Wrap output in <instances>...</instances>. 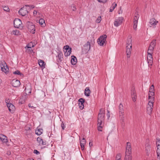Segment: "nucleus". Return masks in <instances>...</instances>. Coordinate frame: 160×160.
<instances>
[{"label": "nucleus", "instance_id": "f257e3e1", "mask_svg": "<svg viewBox=\"0 0 160 160\" xmlns=\"http://www.w3.org/2000/svg\"><path fill=\"white\" fill-rule=\"evenodd\" d=\"M105 115L104 110L102 108H101L99 110L98 118V130L99 131H102L105 119Z\"/></svg>", "mask_w": 160, "mask_h": 160}, {"label": "nucleus", "instance_id": "f03ea898", "mask_svg": "<svg viewBox=\"0 0 160 160\" xmlns=\"http://www.w3.org/2000/svg\"><path fill=\"white\" fill-rule=\"evenodd\" d=\"M154 100L153 98H152L151 100L149 101L147 107V113L148 114L150 115L152 112V108L153 107V103Z\"/></svg>", "mask_w": 160, "mask_h": 160}, {"label": "nucleus", "instance_id": "7ed1b4c3", "mask_svg": "<svg viewBox=\"0 0 160 160\" xmlns=\"http://www.w3.org/2000/svg\"><path fill=\"white\" fill-rule=\"evenodd\" d=\"M118 109L119 118L122 122H124V117L123 116L124 111L123 105L122 103L120 104L118 107Z\"/></svg>", "mask_w": 160, "mask_h": 160}, {"label": "nucleus", "instance_id": "20e7f679", "mask_svg": "<svg viewBox=\"0 0 160 160\" xmlns=\"http://www.w3.org/2000/svg\"><path fill=\"white\" fill-rule=\"evenodd\" d=\"M27 27L28 29V31L32 34L35 33V25L31 22H28L27 23Z\"/></svg>", "mask_w": 160, "mask_h": 160}, {"label": "nucleus", "instance_id": "39448f33", "mask_svg": "<svg viewBox=\"0 0 160 160\" xmlns=\"http://www.w3.org/2000/svg\"><path fill=\"white\" fill-rule=\"evenodd\" d=\"M107 38V36L106 34H104L100 37L98 39V44L101 46H103L104 44L106 42V39Z\"/></svg>", "mask_w": 160, "mask_h": 160}, {"label": "nucleus", "instance_id": "423d86ee", "mask_svg": "<svg viewBox=\"0 0 160 160\" xmlns=\"http://www.w3.org/2000/svg\"><path fill=\"white\" fill-rule=\"evenodd\" d=\"M139 18V14L137 13V12H136L134 15L133 22V28L134 29H136L137 28Z\"/></svg>", "mask_w": 160, "mask_h": 160}, {"label": "nucleus", "instance_id": "0eeeda50", "mask_svg": "<svg viewBox=\"0 0 160 160\" xmlns=\"http://www.w3.org/2000/svg\"><path fill=\"white\" fill-rule=\"evenodd\" d=\"M156 144L157 148V159L160 160V139H157Z\"/></svg>", "mask_w": 160, "mask_h": 160}, {"label": "nucleus", "instance_id": "6e6552de", "mask_svg": "<svg viewBox=\"0 0 160 160\" xmlns=\"http://www.w3.org/2000/svg\"><path fill=\"white\" fill-rule=\"evenodd\" d=\"M131 147L130 142L127 143L125 155H132Z\"/></svg>", "mask_w": 160, "mask_h": 160}, {"label": "nucleus", "instance_id": "1a4fd4ad", "mask_svg": "<svg viewBox=\"0 0 160 160\" xmlns=\"http://www.w3.org/2000/svg\"><path fill=\"white\" fill-rule=\"evenodd\" d=\"M14 27L17 28L22 27L21 25L22 24V21L18 18H16L14 21Z\"/></svg>", "mask_w": 160, "mask_h": 160}, {"label": "nucleus", "instance_id": "9d476101", "mask_svg": "<svg viewBox=\"0 0 160 160\" xmlns=\"http://www.w3.org/2000/svg\"><path fill=\"white\" fill-rule=\"evenodd\" d=\"M0 139L3 143L6 144L8 146H9V145L7 144L8 142V140L7 137L2 134H0Z\"/></svg>", "mask_w": 160, "mask_h": 160}, {"label": "nucleus", "instance_id": "9b49d317", "mask_svg": "<svg viewBox=\"0 0 160 160\" xmlns=\"http://www.w3.org/2000/svg\"><path fill=\"white\" fill-rule=\"evenodd\" d=\"M123 20V18L122 17H119L116 19L114 22V25L116 27H118L122 24Z\"/></svg>", "mask_w": 160, "mask_h": 160}, {"label": "nucleus", "instance_id": "f8f14e48", "mask_svg": "<svg viewBox=\"0 0 160 160\" xmlns=\"http://www.w3.org/2000/svg\"><path fill=\"white\" fill-rule=\"evenodd\" d=\"M147 60L149 66H151L153 62V58L152 53H148Z\"/></svg>", "mask_w": 160, "mask_h": 160}, {"label": "nucleus", "instance_id": "ddd939ff", "mask_svg": "<svg viewBox=\"0 0 160 160\" xmlns=\"http://www.w3.org/2000/svg\"><path fill=\"white\" fill-rule=\"evenodd\" d=\"M19 13L22 16H24L28 13L26 8L23 7L21 8L19 10Z\"/></svg>", "mask_w": 160, "mask_h": 160}, {"label": "nucleus", "instance_id": "4468645a", "mask_svg": "<svg viewBox=\"0 0 160 160\" xmlns=\"http://www.w3.org/2000/svg\"><path fill=\"white\" fill-rule=\"evenodd\" d=\"M90 49V43L89 42H88L83 46V50L85 53H87Z\"/></svg>", "mask_w": 160, "mask_h": 160}, {"label": "nucleus", "instance_id": "2eb2a0df", "mask_svg": "<svg viewBox=\"0 0 160 160\" xmlns=\"http://www.w3.org/2000/svg\"><path fill=\"white\" fill-rule=\"evenodd\" d=\"M11 85L13 87H17L20 86V82L19 80L14 79L12 80L11 82Z\"/></svg>", "mask_w": 160, "mask_h": 160}, {"label": "nucleus", "instance_id": "dca6fc26", "mask_svg": "<svg viewBox=\"0 0 160 160\" xmlns=\"http://www.w3.org/2000/svg\"><path fill=\"white\" fill-rule=\"evenodd\" d=\"M7 105L10 112L12 113H13L15 109V107L12 103L7 104Z\"/></svg>", "mask_w": 160, "mask_h": 160}, {"label": "nucleus", "instance_id": "f3484780", "mask_svg": "<svg viewBox=\"0 0 160 160\" xmlns=\"http://www.w3.org/2000/svg\"><path fill=\"white\" fill-rule=\"evenodd\" d=\"M131 96L133 102L136 101L137 98V96L135 88H134L131 90Z\"/></svg>", "mask_w": 160, "mask_h": 160}, {"label": "nucleus", "instance_id": "a211bd4d", "mask_svg": "<svg viewBox=\"0 0 160 160\" xmlns=\"http://www.w3.org/2000/svg\"><path fill=\"white\" fill-rule=\"evenodd\" d=\"M85 101V99L83 98H80L78 100L79 105L81 109H82L84 108L83 103Z\"/></svg>", "mask_w": 160, "mask_h": 160}, {"label": "nucleus", "instance_id": "6ab92c4d", "mask_svg": "<svg viewBox=\"0 0 160 160\" xmlns=\"http://www.w3.org/2000/svg\"><path fill=\"white\" fill-rule=\"evenodd\" d=\"M158 23V21H157L154 18H153L150 19L149 23L153 28L155 27V25Z\"/></svg>", "mask_w": 160, "mask_h": 160}, {"label": "nucleus", "instance_id": "aec40b11", "mask_svg": "<svg viewBox=\"0 0 160 160\" xmlns=\"http://www.w3.org/2000/svg\"><path fill=\"white\" fill-rule=\"evenodd\" d=\"M126 51L127 56L128 58H129L131 54V52L132 51V47L130 46H126Z\"/></svg>", "mask_w": 160, "mask_h": 160}, {"label": "nucleus", "instance_id": "412c9836", "mask_svg": "<svg viewBox=\"0 0 160 160\" xmlns=\"http://www.w3.org/2000/svg\"><path fill=\"white\" fill-rule=\"evenodd\" d=\"M57 62L59 63L61 62L63 59V54L61 52H59L58 55L57 56Z\"/></svg>", "mask_w": 160, "mask_h": 160}, {"label": "nucleus", "instance_id": "4be33fe9", "mask_svg": "<svg viewBox=\"0 0 160 160\" xmlns=\"http://www.w3.org/2000/svg\"><path fill=\"white\" fill-rule=\"evenodd\" d=\"M86 140L84 138H83L82 141H80V145L81 150H83L84 148V146L86 144Z\"/></svg>", "mask_w": 160, "mask_h": 160}, {"label": "nucleus", "instance_id": "5701e85b", "mask_svg": "<svg viewBox=\"0 0 160 160\" xmlns=\"http://www.w3.org/2000/svg\"><path fill=\"white\" fill-rule=\"evenodd\" d=\"M91 91L89 87H87L85 89L84 94L85 96L88 97L90 96Z\"/></svg>", "mask_w": 160, "mask_h": 160}, {"label": "nucleus", "instance_id": "b1692460", "mask_svg": "<svg viewBox=\"0 0 160 160\" xmlns=\"http://www.w3.org/2000/svg\"><path fill=\"white\" fill-rule=\"evenodd\" d=\"M71 59V63L72 65H75L77 62V59L76 57L74 56H72Z\"/></svg>", "mask_w": 160, "mask_h": 160}, {"label": "nucleus", "instance_id": "393cba45", "mask_svg": "<svg viewBox=\"0 0 160 160\" xmlns=\"http://www.w3.org/2000/svg\"><path fill=\"white\" fill-rule=\"evenodd\" d=\"M37 140L38 141V142L39 143V144L40 145H45V143L43 144V141L41 137H38L37 138Z\"/></svg>", "mask_w": 160, "mask_h": 160}, {"label": "nucleus", "instance_id": "a878e982", "mask_svg": "<svg viewBox=\"0 0 160 160\" xmlns=\"http://www.w3.org/2000/svg\"><path fill=\"white\" fill-rule=\"evenodd\" d=\"M43 129L42 128H39L36 129L35 132L36 134L38 135H41Z\"/></svg>", "mask_w": 160, "mask_h": 160}, {"label": "nucleus", "instance_id": "bb28decb", "mask_svg": "<svg viewBox=\"0 0 160 160\" xmlns=\"http://www.w3.org/2000/svg\"><path fill=\"white\" fill-rule=\"evenodd\" d=\"M1 69L2 71L5 73H7L8 72L9 69L8 66L7 67H6V66H3L2 68H1Z\"/></svg>", "mask_w": 160, "mask_h": 160}, {"label": "nucleus", "instance_id": "cd10ccee", "mask_svg": "<svg viewBox=\"0 0 160 160\" xmlns=\"http://www.w3.org/2000/svg\"><path fill=\"white\" fill-rule=\"evenodd\" d=\"M127 46H130V47H132V39L131 38V37L128 38Z\"/></svg>", "mask_w": 160, "mask_h": 160}, {"label": "nucleus", "instance_id": "c85d7f7f", "mask_svg": "<svg viewBox=\"0 0 160 160\" xmlns=\"http://www.w3.org/2000/svg\"><path fill=\"white\" fill-rule=\"evenodd\" d=\"M38 62L39 65L40 67H42L43 68H45V63L43 61L41 60H39L38 61Z\"/></svg>", "mask_w": 160, "mask_h": 160}, {"label": "nucleus", "instance_id": "c756f323", "mask_svg": "<svg viewBox=\"0 0 160 160\" xmlns=\"http://www.w3.org/2000/svg\"><path fill=\"white\" fill-rule=\"evenodd\" d=\"M154 95V92H149V93L148 94V99H150V100H151L152 98H153L154 99V97H152V96L153 97ZM154 100V99H153Z\"/></svg>", "mask_w": 160, "mask_h": 160}, {"label": "nucleus", "instance_id": "7c9ffc66", "mask_svg": "<svg viewBox=\"0 0 160 160\" xmlns=\"http://www.w3.org/2000/svg\"><path fill=\"white\" fill-rule=\"evenodd\" d=\"M63 49L66 50V51L67 52H70V53L71 52V50L72 48H71L69 47V46L68 45H66L64 46L63 48Z\"/></svg>", "mask_w": 160, "mask_h": 160}, {"label": "nucleus", "instance_id": "2f4dec72", "mask_svg": "<svg viewBox=\"0 0 160 160\" xmlns=\"http://www.w3.org/2000/svg\"><path fill=\"white\" fill-rule=\"evenodd\" d=\"M154 48L152 47H150L149 46L148 50L147 53H153V50H154Z\"/></svg>", "mask_w": 160, "mask_h": 160}, {"label": "nucleus", "instance_id": "473e14b6", "mask_svg": "<svg viewBox=\"0 0 160 160\" xmlns=\"http://www.w3.org/2000/svg\"><path fill=\"white\" fill-rule=\"evenodd\" d=\"M39 23L40 24H41V25H42V26L43 27H44V25H45V21L42 18H41L39 20Z\"/></svg>", "mask_w": 160, "mask_h": 160}, {"label": "nucleus", "instance_id": "72a5a7b5", "mask_svg": "<svg viewBox=\"0 0 160 160\" xmlns=\"http://www.w3.org/2000/svg\"><path fill=\"white\" fill-rule=\"evenodd\" d=\"M145 148L146 151L148 152L150 151V146L149 144L148 143H147L145 144Z\"/></svg>", "mask_w": 160, "mask_h": 160}, {"label": "nucleus", "instance_id": "f704fd0d", "mask_svg": "<svg viewBox=\"0 0 160 160\" xmlns=\"http://www.w3.org/2000/svg\"><path fill=\"white\" fill-rule=\"evenodd\" d=\"M156 40H153L150 43L149 46L154 48L156 45Z\"/></svg>", "mask_w": 160, "mask_h": 160}, {"label": "nucleus", "instance_id": "c9c22d12", "mask_svg": "<svg viewBox=\"0 0 160 160\" xmlns=\"http://www.w3.org/2000/svg\"><path fill=\"white\" fill-rule=\"evenodd\" d=\"M124 160H132V155H125Z\"/></svg>", "mask_w": 160, "mask_h": 160}, {"label": "nucleus", "instance_id": "e433bc0d", "mask_svg": "<svg viewBox=\"0 0 160 160\" xmlns=\"http://www.w3.org/2000/svg\"><path fill=\"white\" fill-rule=\"evenodd\" d=\"M3 66H6V67H7V65L4 61H0V66L1 68H2Z\"/></svg>", "mask_w": 160, "mask_h": 160}, {"label": "nucleus", "instance_id": "4c0bfd02", "mask_svg": "<svg viewBox=\"0 0 160 160\" xmlns=\"http://www.w3.org/2000/svg\"><path fill=\"white\" fill-rule=\"evenodd\" d=\"M13 74H14L19 75L20 76H23V74L22 73H21L18 70H17L16 71L13 72Z\"/></svg>", "mask_w": 160, "mask_h": 160}, {"label": "nucleus", "instance_id": "58836bf2", "mask_svg": "<svg viewBox=\"0 0 160 160\" xmlns=\"http://www.w3.org/2000/svg\"><path fill=\"white\" fill-rule=\"evenodd\" d=\"M112 5H113V6L111 7V8L109 11V12H112L114 10V9L116 7L117 4L116 3L114 2L112 4Z\"/></svg>", "mask_w": 160, "mask_h": 160}, {"label": "nucleus", "instance_id": "ea45409f", "mask_svg": "<svg viewBox=\"0 0 160 160\" xmlns=\"http://www.w3.org/2000/svg\"><path fill=\"white\" fill-rule=\"evenodd\" d=\"M12 33L13 35H19V31L18 30H13L12 32Z\"/></svg>", "mask_w": 160, "mask_h": 160}, {"label": "nucleus", "instance_id": "a19ab883", "mask_svg": "<svg viewBox=\"0 0 160 160\" xmlns=\"http://www.w3.org/2000/svg\"><path fill=\"white\" fill-rule=\"evenodd\" d=\"M2 7L3 8V9L4 11L7 12H10V9L8 6H2Z\"/></svg>", "mask_w": 160, "mask_h": 160}, {"label": "nucleus", "instance_id": "79ce46f5", "mask_svg": "<svg viewBox=\"0 0 160 160\" xmlns=\"http://www.w3.org/2000/svg\"><path fill=\"white\" fill-rule=\"evenodd\" d=\"M27 49H26V52H32V50L31 48L28 46H27Z\"/></svg>", "mask_w": 160, "mask_h": 160}, {"label": "nucleus", "instance_id": "37998d69", "mask_svg": "<svg viewBox=\"0 0 160 160\" xmlns=\"http://www.w3.org/2000/svg\"><path fill=\"white\" fill-rule=\"evenodd\" d=\"M26 88L25 90V93L26 95L29 94L30 93H31V90L30 89L28 91H27Z\"/></svg>", "mask_w": 160, "mask_h": 160}, {"label": "nucleus", "instance_id": "c03bdc74", "mask_svg": "<svg viewBox=\"0 0 160 160\" xmlns=\"http://www.w3.org/2000/svg\"><path fill=\"white\" fill-rule=\"evenodd\" d=\"M121 154L120 153H118L116 155V159H117L121 160Z\"/></svg>", "mask_w": 160, "mask_h": 160}, {"label": "nucleus", "instance_id": "a18cd8bd", "mask_svg": "<svg viewBox=\"0 0 160 160\" xmlns=\"http://www.w3.org/2000/svg\"><path fill=\"white\" fill-rule=\"evenodd\" d=\"M154 86L153 85H152L150 88L149 92H154Z\"/></svg>", "mask_w": 160, "mask_h": 160}, {"label": "nucleus", "instance_id": "49530a36", "mask_svg": "<svg viewBox=\"0 0 160 160\" xmlns=\"http://www.w3.org/2000/svg\"><path fill=\"white\" fill-rule=\"evenodd\" d=\"M101 20V16H99V17H98V18L96 20V22L97 23H99L100 22Z\"/></svg>", "mask_w": 160, "mask_h": 160}, {"label": "nucleus", "instance_id": "de8ad7c7", "mask_svg": "<svg viewBox=\"0 0 160 160\" xmlns=\"http://www.w3.org/2000/svg\"><path fill=\"white\" fill-rule=\"evenodd\" d=\"M65 53H64V55H65V56H68L69 55H70V54L71 53H70V52H67V51H65Z\"/></svg>", "mask_w": 160, "mask_h": 160}, {"label": "nucleus", "instance_id": "09e8293b", "mask_svg": "<svg viewBox=\"0 0 160 160\" xmlns=\"http://www.w3.org/2000/svg\"><path fill=\"white\" fill-rule=\"evenodd\" d=\"M71 9L73 11H75L77 9L74 5H72L71 6Z\"/></svg>", "mask_w": 160, "mask_h": 160}, {"label": "nucleus", "instance_id": "8fccbe9b", "mask_svg": "<svg viewBox=\"0 0 160 160\" xmlns=\"http://www.w3.org/2000/svg\"><path fill=\"white\" fill-rule=\"evenodd\" d=\"M61 127L62 128V129L63 130H64V128H65V126L64 124V123H63V122H62L61 124Z\"/></svg>", "mask_w": 160, "mask_h": 160}, {"label": "nucleus", "instance_id": "3c124183", "mask_svg": "<svg viewBox=\"0 0 160 160\" xmlns=\"http://www.w3.org/2000/svg\"><path fill=\"white\" fill-rule=\"evenodd\" d=\"M34 153L36 154L37 155H38L40 154L39 152L37 150H34L33 151Z\"/></svg>", "mask_w": 160, "mask_h": 160}, {"label": "nucleus", "instance_id": "603ef678", "mask_svg": "<svg viewBox=\"0 0 160 160\" xmlns=\"http://www.w3.org/2000/svg\"><path fill=\"white\" fill-rule=\"evenodd\" d=\"M25 6H26V7H29L31 9V8H34V6L33 5H25Z\"/></svg>", "mask_w": 160, "mask_h": 160}, {"label": "nucleus", "instance_id": "864d4df0", "mask_svg": "<svg viewBox=\"0 0 160 160\" xmlns=\"http://www.w3.org/2000/svg\"><path fill=\"white\" fill-rule=\"evenodd\" d=\"M99 2L105 3L107 2V0H97Z\"/></svg>", "mask_w": 160, "mask_h": 160}, {"label": "nucleus", "instance_id": "5fc2aeb1", "mask_svg": "<svg viewBox=\"0 0 160 160\" xmlns=\"http://www.w3.org/2000/svg\"><path fill=\"white\" fill-rule=\"evenodd\" d=\"M107 112H108V113L107 114V115L108 117V118H109L110 117V112L109 111V110H107Z\"/></svg>", "mask_w": 160, "mask_h": 160}, {"label": "nucleus", "instance_id": "6e6d98bb", "mask_svg": "<svg viewBox=\"0 0 160 160\" xmlns=\"http://www.w3.org/2000/svg\"><path fill=\"white\" fill-rule=\"evenodd\" d=\"M5 102L7 103V104H10V103H9L10 100L9 99H6Z\"/></svg>", "mask_w": 160, "mask_h": 160}, {"label": "nucleus", "instance_id": "4d7b16f0", "mask_svg": "<svg viewBox=\"0 0 160 160\" xmlns=\"http://www.w3.org/2000/svg\"><path fill=\"white\" fill-rule=\"evenodd\" d=\"M28 106L30 108H36L35 107H33V106H32V105H31V104H30V103H29L28 105Z\"/></svg>", "mask_w": 160, "mask_h": 160}, {"label": "nucleus", "instance_id": "13d9d810", "mask_svg": "<svg viewBox=\"0 0 160 160\" xmlns=\"http://www.w3.org/2000/svg\"><path fill=\"white\" fill-rule=\"evenodd\" d=\"M37 13V12L36 10H34L33 12V15L34 16H36Z\"/></svg>", "mask_w": 160, "mask_h": 160}, {"label": "nucleus", "instance_id": "bf43d9fd", "mask_svg": "<svg viewBox=\"0 0 160 160\" xmlns=\"http://www.w3.org/2000/svg\"><path fill=\"white\" fill-rule=\"evenodd\" d=\"M89 145L90 146V147H91V146H92V142H90L89 143Z\"/></svg>", "mask_w": 160, "mask_h": 160}, {"label": "nucleus", "instance_id": "052dcab7", "mask_svg": "<svg viewBox=\"0 0 160 160\" xmlns=\"http://www.w3.org/2000/svg\"><path fill=\"white\" fill-rule=\"evenodd\" d=\"M43 143H45V145L46 144V142H43Z\"/></svg>", "mask_w": 160, "mask_h": 160}, {"label": "nucleus", "instance_id": "680f3d73", "mask_svg": "<svg viewBox=\"0 0 160 160\" xmlns=\"http://www.w3.org/2000/svg\"><path fill=\"white\" fill-rule=\"evenodd\" d=\"M30 160H34L33 159H31Z\"/></svg>", "mask_w": 160, "mask_h": 160}, {"label": "nucleus", "instance_id": "e2e57ef3", "mask_svg": "<svg viewBox=\"0 0 160 160\" xmlns=\"http://www.w3.org/2000/svg\"><path fill=\"white\" fill-rule=\"evenodd\" d=\"M117 160H120V159H117Z\"/></svg>", "mask_w": 160, "mask_h": 160}, {"label": "nucleus", "instance_id": "0e129e2a", "mask_svg": "<svg viewBox=\"0 0 160 160\" xmlns=\"http://www.w3.org/2000/svg\"><path fill=\"white\" fill-rule=\"evenodd\" d=\"M107 160H109V159H107Z\"/></svg>", "mask_w": 160, "mask_h": 160}]
</instances>
